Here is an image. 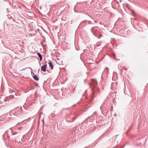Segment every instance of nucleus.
I'll return each instance as SVG.
<instances>
[{
    "instance_id": "obj_1",
    "label": "nucleus",
    "mask_w": 148,
    "mask_h": 148,
    "mask_svg": "<svg viewBox=\"0 0 148 148\" xmlns=\"http://www.w3.org/2000/svg\"><path fill=\"white\" fill-rule=\"evenodd\" d=\"M92 82L90 83L89 84L91 86L93 91V92L91 95V98L92 99L94 98L95 95V92H97V90H98L99 89L97 87V81L95 79L93 80L92 79Z\"/></svg>"
},
{
    "instance_id": "obj_2",
    "label": "nucleus",
    "mask_w": 148,
    "mask_h": 148,
    "mask_svg": "<svg viewBox=\"0 0 148 148\" xmlns=\"http://www.w3.org/2000/svg\"><path fill=\"white\" fill-rule=\"evenodd\" d=\"M22 108L21 107L19 110L18 108H15L14 110L11 111V112H12L14 115L18 116L20 115L21 114H22L23 112L22 111Z\"/></svg>"
},
{
    "instance_id": "obj_3",
    "label": "nucleus",
    "mask_w": 148,
    "mask_h": 148,
    "mask_svg": "<svg viewBox=\"0 0 148 148\" xmlns=\"http://www.w3.org/2000/svg\"><path fill=\"white\" fill-rule=\"evenodd\" d=\"M96 113L94 112L93 114H92L91 116H89L87 118V120H89L90 119V120H92L93 119V117L94 118V116L95 115H96Z\"/></svg>"
},
{
    "instance_id": "obj_4",
    "label": "nucleus",
    "mask_w": 148,
    "mask_h": 148,
    "mask_svg": "<svg viewBox=\"0 0 148 148\" xmlns=\"http://www.w3.org/2000/svg\"><path fill=\"white\" fill-rule=\"evenodd\" d=\"M47 66V65L46 64L43 65L41 67V70L44 72L46 71Z\"/></svg>"
},
{
    "instance_id": "obj_5",
    "label": "nucleus",
    "mask_w": 148,
    "mask_h": 148,
    "mask_svg": "<svg viewBox=\"0 0 148 148\" xmlns=\"http://www.w3.org/2000/svg\"><path fill=\"white\" fill-rule=\"evenodd\" d=\"M48 64L49 65V68H51V69H53V66L52 62H48Z\"/></svg>"
},
{
    "instance_id": "obj_6",
    "label": "nucleus",
    "mask_w": 148,
    "mask_h": 148,
    "mask_svg": "<svg viewBox=\"0 0 148 148\" xmlns=\"http://www.w3.org/2000/svg\"><path fill=\"white\" fill-rule=\"evenodd\" d=\"M37 54L40 58V61H41L42 59V55L40 53H37Z\"/></svg>"
},
{
    "instance_id": "obj_7",
    "label": "nucleus",
    "mask_w": 148,
    "mask_h": 148,
    "mask_svg": "<svg viewBox=\"0 0 148 148\" xmlns=\"http://www.w3.org/2000/svg\"><path fill=\"white\" fill-rule=\"evenodd\" d=\"M33 78L36 81H38L39 78L36 75H34L33 76Z\"/></svg>"
},
{
    "instance_id": "obj_8",
    "label": "nucleus",
    "mask_w": 148,
    "mask_h": 148,
    "mask_svg": "<svg viewBox=\"0 0 148 148\" xmlns=\"http://www.w3.org/2000/svg\"><path fill=\"white\" fill-rule=\"evenodd\" d=\"M94 30V28L93 27H92L91 29V32H92V33L95 36H97L95 34V33H94L93 31Z\"/></svg>"
},
{
    "instance_id": "obj_9",
    "label": "nucleus",
    "mask_w": 148,
    "mask_h": 148,
    "mask_svg": "<svg viewBox=\"0 0 148 148\" xmlns=\"http://www.w3.org/2000/svg\"><path fill=\"white\" fill-rule=\"evenodd\" d=\"M132 15L134 16V17H135L136 16V14H135V13L134 12V11H132Z\"/></svg>"
},
{
    "instance_id": "obj_10",
    "label": "nucleus",
    "mask_w": 148,
    "mask_h": 148,
    "mask_svg": "<svg viewBox=\"0 0 148 148\" xmlns=\"http://www.w3.org/2000/svg\"><path fill=\"white\" fill-rule=\"evenodd\" d=\"M113 55H114V58L115 59H116V57H115V55L114 54H113Z\"/></svg>"
},
{
    "instance_id": "obj_11",
    "label": "nucleus",
    "mask_w": 148,
    "mask_h": 148,
    "mask_svg": "<svg viewBox=\"0 0 148 148\" xmlns=\"http://www.w3.org/2000/svg\"><path fill=\"white\" fill-rule=\"evenodd\" d=\"M119 1L120 2H121V0H119Z\"/></svg>"
},
{
    "instance_id": "obj_12",
    "label": "nucleus",
    "mask_w": 148,
    "mask_h": 148,
    "mask_svg": "<svg viewBox=\"0 0 148 148\" xmlns=\"http://www.w3.org/2000/svg\"><path fill=\"white\" fill-rule=\"evenodd\" d=\"M7 137L8 138H10V136H7Z\"/></svg>"
},
{
    "instance_id": "obj_13",
    "label": "nucleus",
    "mask_w": 148,
    "mask_h": 148,
    "mask_svg": "<svg viewBox=\"0 0 148 148\" xmlns=\"http://www.w3.org/2000/svg\"><path fill=\"white\" fill-rule=\"evenodd\" d=\"M94 22L95 23H96V22L95 21H94Z\"/></svg>"
},
{
    "instance_id": "obj_14",
    "label": "nucleus",
    "mask_w": 148,
    "mask_h": 148,
    "mask_svg": "<svg viewBox=\"0 0 148 148\" xmlns=\"http://www.w3.org/2000/svg\"><path fill=\"white\" fill-rule=\"evenodd\" d=\"M12 127L10 128V129H11V130H12Z\"/></svg>"
},
{
    "instance_id": "obj_15",
    "label": "nucleus",
    "mask_w": 148,
    "mask_h": 148,
    "mask_svg": "<svg viewBox=\"0 0 148 148\" xmlns=\"http://www.w3.org/2000/svg\"><path fill=\"white\" fill-rule=\"evenodd\" d=\"M12 135H14V134H13V133H12Z\"/></svg>"
},
{
    "instance_id": "obj_16",
    "label": "nucleus",
    "mask_w": 148,
    "mask_h": 148,
    "mask_svg": "<svg viewBox=\"0 0 148 148\" xmlns=\"http://www.w3.org/2000/svg\"><path fill=\"white\" fill-rule=\"evenodd\" d=\"M102 36V35H101V34L100 35V36Z\"/></svg>"
},
{
    "instance_id": "obj_17",
    "label": "nucleus",
    "mask_w": 148,
    "mask_h": 148,
    "mask_svg": "<svg viewBox=\"0 0 148 148\" xmlns=\"http://www.w3.org/2000/svg\"><path fill=\"white\" fill-rule=\"evenodd\" d=\"M98 38H100V37H98Z\"/></svg>"
},
{
    "instance_id": "obj_18",
    "label": "nucleus",
    "mask_w": 148,
    "mask_h": 148,
    "mask_svg": "<svg viewBox=\"0 0 148 148\" xmlns=\"http://www.w3.org/2000/svg\"><path fill=\"white\" fill-rule=\"evenodd\" d=\"M28 68L31 69V68L30 67H29Z\"/></svg>"
}]
</instances>
